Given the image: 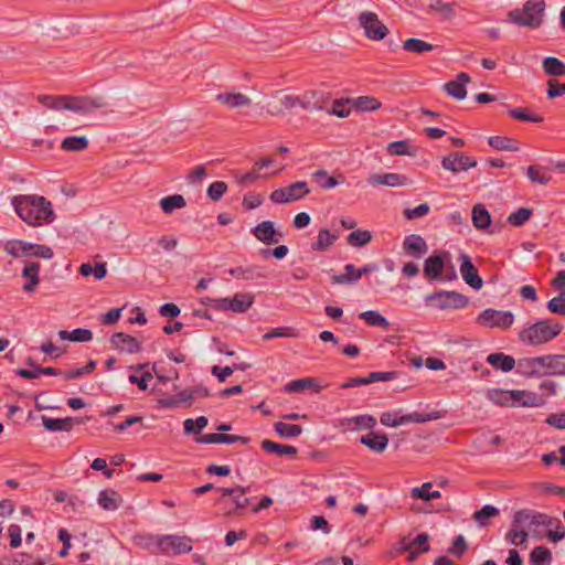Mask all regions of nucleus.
I'll return each mask as SVG.
<instances>
[{"label": "nucleus", "mask_w": 565, "mask_h": 565, "mask_svg": "<svg viewBox=\"0 0 565 565\" xmlns=\"http://www.w3.org/2000/svg\"><path fill=\"white\" fill-rule=\"evenodd\" d=\"M11 204L18 216L33 227L51 224L56 217L51 201L42 195H14Z\"/></svg>", "instance_id": "nucleus-1"}, {"label": "nucleus", "mask_w": 565, "mask_h": 565, "mask_svg": "<svg viewBox=\"0 0 565 565\" xmlns=\"http://www.w3.org/2000/svg\"><path fill=\"white\" fill-rule=\"evenodd\" d=\"M518 373L525 377L565 376V354L519 359Z\"/></svg>", "instance_id": "nucleus-2"}, {"label": "nucleus", "mask_w": 565, "mask_h": 565, "mask_svg": "<svg viewBox=\"0 0 565 565\" xmlns=\"http://www.w3.org/2000/svg\"><path fill=\"white\" fill-rule=\"evenodd\" d=\"M562 330L563 327L552 320H540L523 328L519 332V340L525 345L539 347L555 339Z\"/></svg>", "instance_id": "nucleus-3"}, {"label": "nucleus", "mask_w": 565, "mask_h": 565, "mask_svg": "<svg viewBox=\"0 0 565 565\" xmlns=\"http://www.w3.org/2000/svg\"><path fill=\"white\" fill-rule=\"evenodd\" d=\"M544 0H527L522 9L509 11L508 21L520 26L537 29L543 22Z\"/></svg>", "instance_id": "nucleus-4"}, {"label": "nucleus", "mask_w": 565, "mask_h": 565, "mask_svg": "<svg viewBox=\"0 0 565 565\" xmlns=\"http://www.w3.org/2000/svg\"><path fill=\"white\" fill-rule=\"evenodd\" d=\"M3 249L14 258L38 257L51 259L54 255L47 245L33 244L22 239H9L4 243Z\"/></svg>", "instance_id": "nucleus-5"}, {"label": "nucleus", "mask_w": 565, "mask_h": 565, "mask_svg": "<svg viewBox=\"0 0 565 565\" xmlns=\"http://www.w3.org/2000/svg\"><path fill=\"white\" fill-rule=\"evenodd\" d=\"M149 540L164 555H179L192 551V539L185 535H152Z\"/></svg>", "instance_id": "nucleus-6"}, {"label": "nucleus", "mask_w": 565, "mask_h": 565, "mask_svg": "<svg viewBox=\"0 0 565 565\" xmlns=\"http://www.w3.org/2000/svg\"><path fill=\"white\" fill-rule=\"evenodd\" d=\"M358 22L364 30V35L372 41H381L390 32L388 28L380 21L377 14L372 11L361 12Z\"/></svg>", "instance_id": "nucleus-7"}, {"label": "nucleus", "mask_w": 565, "mask_h": 565, "mask_svg": "<svg viewBox=\"0 0 565 565\" xmlns=\"http://www.w3.org/2000/svg\"><path fill=\"white\" fill-rule=\"evenodd\" d=\"M476 322L486 328L508 329L514 322V315L511 311L488 308L479 313Z\"/></svg>", "instance_id": "nucleus-8"}, {"label": "nucleus", "mask_w": 565, "mask_h": 565, "mask_svg": "<svg viewBox=\"0 0 565 565\" xmlns=\"http://www.w3.org/2000/svg\"><path fill=\"white\" fill-rule=\"evenodd\" d=\"M309 192L310 190L306 181H297L273 191L269 198L276 204H286L305 198Z\"/></svg>", "instance_id": "nucleus-9"}, {"label": "nucleus", "mask_w": 565, "mask_h": 565, "mask_svg": "<svg viewBox=\"0 0 565 565\" xmlns=\"http://www.w3.org/2000/svg\"><path fill=\"white\" fill-rule=\"evenodd\" d=\"M107 105L103 97L68 96V110L79 115L90 114Z\"/></svg>", "instance_id": "nucleus-10"}, {"label": "nucleus", "mask_w": 565, "mask_h": 565, "mask_svg": "<svg viewBox=\"0 0 565 565\" xmlns=\"http://www.w3.org/2000/svg\"><path fill=\"white\" fill-rule=\"evenodd\" d=\"M426 300H436L438 302L437 306L443 310L448 308H465L469 301V299L460 292L446 290H440L430 294L426 297Z\"/></svg>", "instance_id": "nucleus-11"}, {"label": "nucleus", "mask_w": 565, "mask_h": 565, "mask_svg": "<svg viewBox=\"0 0 565 565\" xmlns=\"http://www.w3.org/2000/svg\"><path fill=\"white\" fill-rule=\"evenodd\" d=\"M298 96L285 95L281 90H276L273 94V99L266 104L265 108L269 116H281L285 110L298 106Z\"/></svg>", "instance_id": "nucleus-12"}, {"label": "nucleus", "mask_w": 565, "mask_h": 565, "mask_svg": "<svg viewBox=\"0 0 565 565\" xmlns=\"http://www.w3.org/2000/svg\"><path fill=\"white\" fill-rule=\"evenodd\" d=\"M441 167L447 171L458 173L477 167V160L463 152H451L443 158Z\"/></svg>", "instance_id": "nucleus-13"}, {"label": "nucleus", "mask_w": 565, "mask_h": 565, "mask_svg": "<svg viewBox=\"0 0 565 565\" xmlns=\"http://www.w3.org/2000/svg\"><path fill=\"white\" fill-rule=\"evenodd\" d=\"M459 270L465 282L475 290H480L483 286V280L479 276L476 266L471 262V258L467 254L462 253L459 255Z\"/></svg>", "instance_id": "nucleus-14"}, {"label": "nucleus", "mask_w": 565, "mask_h": 565, "mask_svg": "<svg viewBox=\"0 0 565 565\" xmlns=\"http://www.w3.org/2000/svg\"><path fill=\"white\" fill-rule=\"evenodd\" d=\"M252 234L265 245H273L280 242L284 234L277 231L271 221H263L250 230Z\"/></svg>", "instance_id": "nucleus-15"}, {"label": "nucleus", "mask_w": 565, "mask_h": 565, "mask_svg": "<svg viewBox=\"0 0 565 565\" xmlns=\"http://www.w3.org/2000/svg\"><path fill=\"white\" fill-rule=\"evenodd\" d=\"M449 253L444 252L441 254L430 255L425 259L424 275L429 280H438L441 277V273L445 268L446 260L449 259Z\"/></svg>", "instance_id": "nucleus-16"}, {"label": "nucleus", "mask_w": 565, "mask_h": 565, "mask_svg": "<svg viewBox=\"0 0 565 565\" xmlns=\"http://www.w3.org/2000/svg\"><path fill=\"white\" fill-rule=\"evenodd\" d=\"M513 519L515 525H523L525 530L548 523L547 515L527 509L516 511Z\"/></svg>", "instance_id": "nucleus-17"}, {"label": "nucleus", "mask_w": 565, "mask_h": 565, "mask_svg": "<svg viewBox=\"0 0 565 565\" xmlns=\"http://www.w3.org/2000/svg\"><path fill=\"white\" fill-rule=\"evenodd\" d=\"M471 77L467 73H459L455 79L444 84L443 89L452 98L461 100L467 96L466 85L470 83Z\"/></svg>", "instance_id": "nucleus-18"}, {"label": "nucleus", "mask_w": 565, "mask_h": 565, "mask_svg": "<svg viewBox=\"0 0 565 565\" xmlns=\"http://www.w3.org/2000/svg\"><path fill=\"white\" fill-rule=\"evenodd\" d=\"M367 182L371 185H386L392 188L404 186L412 183L406 175L399 173L371 174Z\"/></svg>", "instance_id": "nucleus-19"}, {"label": "nucleus", "mask_w": 565, "mask_h": 565, "mask_svg": "<svg viewBox=\"0 0 565 565\" xmlns=\"http://www.w3.org/2000/svg\"><path fill=\"white\" fill-rule=\"evenodd\" d=\"M21 276L28 281L23 285L25 292H33L40 284V264L32 260H25Z\"/></svg>", "instance_id": "nucleus-20"}, {"label": "nucleus", "mask_w": 565, "mask_h": 565, "mask_svg": "<svg viewBox=\"0 0 565 565\" xmlns=\"http://www.w3.org/2000/svg\"><path fill=\"white\" fill-rule=\"evenodd\" d=\"M403 249L415 258H422L427 253L428 245L420 235L411 234L405 237Z\"/></svg>", "instance_id": "nucleus-21"}, {"label": "nucleus", "mask_w": 565, "mask_h": 565, "mask_svg": "<svg viewBox=\"0 0 565 565\" xmlns=\"http://www.w3.org/2000/svg\"><path fill=\"white\" fill-rule=\"evenodd\" d=\"M110 342L120 352L137 353L141 350L138 340L124 332L114 333Z\"/></svg>", "instance_id": "nucleus-22"}, {"label": "nucleus", "mask_w": 565, "mask_h": 565, "mask_svg": "<svg viewBox=\"0 0 565 565\" xmlns=\"http://www.w3.org/2000/svg\"><path fill=\"white\" fill-rule=\"evenodd\" d=\"M215 99L230 108L246 107L252 103L248 96L235 92L220 93L216 95Z\"/></svg>", "instance_id": "nucleus-23"}, {"label": "nucleus", "mask_w": 565, "mask_h": 565, "mask_svg": "<svg viewBox=\"0 0 565 565\" xmlns=\"http://www.w3.org/2000/svg\"><path fill=\"white\" fill-rule=\"evenodd\" d=\"M196 441L202 444H234L241 441L242 444H247L249 441L248 437L238 436V435H227V434H206L196 439Z\"/></svg>", "instance_id": "nucleus-24"}, {"label": "nucleus", "mask_w": 565, "mask_h": 565, "mask_svg": "<svg viewBox=\"0 0 565 565\" xmlns=\"http://www.w3.org/2000/svg\"><path fill=\"white\" fill-rule=\"evenodd\" d=\"M471 221L477 230L486 231L491 225V214L481 203L476 204L471 211Z\"/></svg>", "instance_id": "nucleus-25"}, {"label": "nucleus", "mask_w": 565, "mask_h": 565, "mask_svg": "<svg viewBox=\"0 0 565 565\" xmlns=\"http://www.w3.org/2000/svg\"><path fill=\"white\" fill-rule=\"evenodd\" d=\"M97 501L100 508H103L104 510L115 511L121 505L122 498L115 490L105 489L99 492Z\"/></svg>", "instance_id": "nucleus-26"}, {"label": "nucleus", "mask_w": 565, "mask_h": 565, "mask_svg": "<svg viewBox=\"0 0 565 565\" xmlns=\"http://www.w3.org/2000/svg\"><path fill=\"white\" fill-rule=\"evenodd\" d=\"M312 179L317 184L324 190L332 189L344 182L342 174L330 175L327 170L320 169L312 173Z\"/></svg>", "instance_id": "nucleus-27"}, {"label": "nucleus", "mask_w": 565, "mask_h": 565, "mask_svg": "<svg viewBox=\"0 0 565 565\" xmlns=\"http://www.w3.org/2000/svg\"><path fill=\"white\" fill-rule=\"evenodd\" d=\"M75 422L78 423L77 419L72 417L51 418L47 416H42V424L49 431H70L72 430Z\"/></svg>", "instance_id": "nucleus-28"}, {"label": "nucleus", "mask_w": 565, "mask_h": 565, "mask_svg": "<svg viewBox=\"0 0 565 565\" xmlns=\"http://www.w3.org/2000/svg\"><path fill=\"white\" fill-rule=\"evenodd\" d=\"M487 362L491 364L494 369L501 370L502 372L512 371L518 363L514 358L511 355H507L504 353H491L487 356Z\"/></svg>", "instance_id": "nucleus-29"}, {"label": "nucleus", "mask_w": 565, "mask_h": 565, "mask_svg": "<svg viewBox=\"0 0 565 565\" xmlns=\"http://www.w3.org/2000/svg\"><path fill=\"white\" fill-rule=\"evenodd\" d=\"M427 11L438 14L444 21H449L456 15L455 4L443 0H429Z\"/></svg>", "instance_id": "nucleus-30"}, {"label": "nucleus", "mask_w": 565, "mask_h": 565, "mask_svg": "<svg viewBox=\"0 0 565 565\" xmlns=\"http://www.w3.org/2000/svg\"><path fill=\"white\" fill-rule=\"evenodd\" d=\"M361 443L369 447L374 452L380 454L386 449L388 445V438L386 435H379L374 431H371L365 436L361 437Z\"/></svg>", "instance_id": "nucleus-31"}, {"label": "nucleus", "mask_w": 565, "mask_h": 565, "mask_svg": "<svg viewBox=\"0 0 565 565\" xmlns=\"http://www.w3.org/2000/svg\"><path fill=\"white\" fill-rule=\"evenodd\" d=\"M262 448L269 454H276L277 456H296L298 450L296 447L290 445L278 444L268 439L262 441Z\"/></svg>", "instance_id": "nucleus-32"}, {"label": "nucleus", "mask_w": 565, "mask_h": 565, "mask_svg": "<svg viewBox=\"0 0 565 565\" xmlns=\"http://www.w3.org/2000/svg\"><path fill=\"white\" fill-rule=\"evenodd\" d=\"M254 303V296L250 294H235L230 298V310L236 313L246 312Z\"/></svg>", "instance_id": "nucleus-33"}, {"label": "nucleus", "mask_w": 565, "mask_h": 565, "mask_svg": "<svg viewBox=\"0 0 565 565\" xmlns=\"http://www.w3.org/2000/svg\"><path fill=\"white\" fill-rule=\"evenodd\" d=\"M379 267L376 264H367L365 265L364 267H362L361 269H359L356 271L355 275L353 276H350V275H334L332 277V282L333 284H339V285H344V284H355L359 281V279L363 276V275H366L369 273H372V271H375L377 270Z\"/></svg>", "instance_id": "nucleus-34"}, {"label": "nucleus", "mask_w": 565, "mask_h": 565, "mask_svg": "<svg viewBox=\"0 0 565 565\" xmlns=\"http://www.w3.org/2000/svg\"><path fill=\"white\" fill-rule=\"evenodd\" d=\"M39 102L52 110H68V96L40 95Z\"/></svg>", "instance_id": "nucleus-35"}, {"label": "nucleus", "mask_w": 565, "mask_h": 565, "mask_svg": "<svg viewBox=\"0 0 565 565\" xmlns=\"http://www.w3.org/2000/svg\"><path fill=\"white\" fill-rule=\"evenodd\" d=\"M230 274L238 279L253 280L264 278L263 270L257 266L236 267L230 269Z\"/></svg>", "instance_id": "nucleus-36"}, {"label": "nucleus", "mask_w": 565, "mask_h": 565, "mask_svg": "<svg viewBox=\"0 0 565 565\" xmlns=\"http://www.w3.org/2000/svg\"><path fill=\"white\" fill-rule=\"evenodd\" d=\"M185 205V199L181 194L169 195L160 200V206L166 214H171L175 210L183 209Z\"/></svg>", "instance_id": "nucleus-37"}, {"label": "nucleus", "mask_w": 565, "mask_h": 565, "mask_svg": "<svg viewBox=\"0 0 565 565\" xmlns=\"http://www.w3.org/2000/svg\"><path fill=\"white\" fill-rule=\"evenodd\" d=\"M359 317L370 326L379 327L384 330H387L390 328V322L387 321V319L376 310L364 311L360 313Z\"/></svg>", "instance_id": "nucleus-38"}, {"label": "nucleus", "mask_w": 565, "mask_h": 565, "mask_svg": "<svg viewBox=\"0 0 565 565\" xmlns=\"http://www.w3.org/2000/svg\"><path fill=\"white\" fill-rule=\"evenodd\" d=\"M543 70L547 75L551 76H563L565 75V63L557 57L548 56L543 60Z\"/></svg>", "instance_id": "nucleus-39"}, {"label": "nucleus", "mask_w": 565, "mask_h": 565, "mask_svg": "<svg viewBox=\"0 0 565 565\" xmlns=\"http://www.w3.org/2000/svg\"><path fill=\"white\" fill-rule=\"evenodd\" d=\"M526 177L530 181L542 185L547 184L552 177L546 172V169L541 166H530L526 169Z\"/></svg>", "instance_id": "nucleus-40"}, {"label": "nucleus", "mask_w": 565, "mask_h": 565, "mask_svg": "<svg viewBox=\"0 0 565 565\" xmlns=\"http://www.w3.org/2000/svg\"><path fill=\"white\" fill-rule=\"evenodd\" d=\"M88 146V139L85 136H70L66 137L62 143L61 148L65 151H82L86 149Z\"/></svg>", "instance_id": "nucleus-41"}, {"label": "nucleus", "mask_w": 565, "mask_h": 565, "mask_svg": "<svg viewBox=\"0 0 565 565\" xmlns=\"http://www.w3.org/2000/svg\"><path fill=\"white\" fill-rule=\"evenodd\" d=\"M552 562V553L545 546H536L530 554L531 565H550Z\"/></svg>", "instance_id": "nucleus-42"}, {"label": "nucleus", "mask_w": 565, "mask_h": 565, "mask_svg": "<svg viewBox=\"0 0 565 565\" xmlns=\"http://www.w3.org/2000/svg\"><path fill=\"white\" fill-rule=\"evenodd\" d=\"M276 433L282 438H294L302 433V427L296 424L277 422L274 424Z\"/></svg>", "instance_id": "nucleus-43"}, {"label": "nucleus", "mask_w": 565, "mask_h": 565, "mask_svg": "<svg viewBox=\"0 0 565 565\" xmlns=\"http://www.w3.org/2000/svg\"><path fill=\"white\" fill-rule=\"evenodd\" d=\"M433 484L430 482L423 483L422 487H416L412 489V497L418 498L424 501H430L435 499H439L441 497V493L439 491H430V488Z\"/></svg>", "instance_id": "nucleus-44"}, {"label": "nucleus", "mask_w": 565, "mask_h": 565, "mask_svg": "<svg viewBox=\"0 0 565 565\" xmlns=\"http://www.w3.org/2000/svg\"><path fill=\"white\" fill-rule=\"evenodd\" d=\"M529 534L523 525L512 523L511 530L507 534V540L513 545H522L526 543Z\"/></svg>", "instance_id": "nucleus-45"}, {"label": "nucleus", "mask_w": 565, "mask_h": 565, "mask_svg": "<svg viewBox=\"0 0 565 565\" xmlns=\"http://www.w3.org/2000/svg\"><path fill=\"white\" fill-rule=\"evenodd\" d=\"M403 49L407 52L425 53L434 49V45L415 38L407 39L403 42Z\"/></svg>", "instance_id": "nucleus-46"}, {"label": "nucleus", "mask_w": 565, "mask_h": 565, "mask_svg": "<svg viewBox=\"0 0 565 565\" xmlns=\"http://www.w3.org/2000/svg\"><path fill=\"white\" fill-rule=\"evenodd\" d=\"M45 561H34L28 553L15 554L12 558H3L1 565H43Z\"/></svg>", "instance_id": "nucleus-47"}, {"label": "nucleus", "mask_w": 565, "mask_h": 565, "mask_svg": "<svg viewBox=\"0 0 565 565\" xmlns=\"http://www.w3.org/2000/svg\"><path fill=\"white\" fill-rule=\"evenodd\" d=\"M338 236L333 235L327 228H322L318 233L317 242L312 244V248L315 250H326L330 247L335 241Z\"/></svg>", "instance_id": "nucleus-48"}, {"label": "nucleus", "mask_w": 565, "mask_h": 565, "mask_svg": "<svg viewBox=\"0 0 565 565\" xmlns=\"http://www.w3.org/2000/svg\"><path fill=\"white\" fill-rule=\"evenodd\" d=\"M387 151L392 156H405V154L414 156L416 152V149L412 148L409 146L408 140H398V141L388 143Z\"/></svg>", "instance_id": "nucleus-49"}, {"label": "nucleus", "mask_w": 565, "mask_h": 565, "mask_svg": "<svg viewBox=\"0 0 565 565\" xmlns=\"http://www.w3.org/2000/svg\"><path fill=\"white\" fill-rule=\"evenodd\" d=\"M533 211L529 207H520L518 211L508 216V223L512 226L520 227L525 224L532 216Z\"/></svg>", "instance_id": "nucleus-50"}, {"label": "nucleus", "mask_w": 565, "mask_h": 565, "mask_svg": "<svg viewBox=\"0 0 565 565\" xmlns=\"http://www.w3.org/2000/svg\"><path fill=\"white\" fill-rule=\"evenodd\" d=\"M348 243L351 246L360 247L369 244L372 239L371 232L366 230H356L348 235Z\"/></svg>", "instance_id": "nucleus-51"}, {"label": "nucleus", "mask_w": 565, "mask_h": 565, "mask_svg": "<svg viewBox=\"0 0 565 565\" xmlns=\"http://www.w3.org/2000/svg\"><path fill=\"white\" fill-rule=\"evenodd\" d=\"M489 145L497 150H508V151H516L519 148L515 146V142L508 137L502 136H493L489 138Z\"/></svg>", "instance_id": "nucleus-52"}, {"label": "nucleus", "mask_w": 565, "mask_h": 565, "mask_svg": "<svg viewBox=\"0 0 565 565\" xmlns=\"http://www.w3.org/2000/svg\"><path fill=\"white\" fill-rule=\"evenodd\" d=\"M499 515V510L490 504L484 505L482 509L478 510L473 514V520L480 525L483 526L487 524V521L491 518Z\"/></svg>", "instance_id": "nucleus-53"}, {"label": "nucleus", "mask_w": 565, "mask_h": 565, "mask_svg": "<svg viewBox=\"0 0 565 565\" xmlns=\"http://www.w3.org/2000/svg\"><path fill=\"white\" fill-rule=\"evenodd\" d=\"M441 417L439 412L433 413H411L404 415V425L408 423H426L430 420H436Z\"/></svg>", "instance_id": "nucleus-54"}, {"label": "nucleus", "mask_w": 565, "mask_h": 565, "mask_svg": "<svg viewBox=\"0 0 565 565\" xmlns=\"http://www.w3.org/2000/svg\"><path fill=\"white\" fill-rule=\"evenodd\" d=\"M353 105L362 111H372L381 107V103L373 97L360 96L353 100Z\"/></svg>", "instance_id": "nucleus-55"}, {"label": "nucleus", "mask_w": 565, "mask_h": 565, "mask_svg": "<svg viewBox=\"0 0 565 565\" xmlns=\"http://www.w3.org/2000/svg\"><path fill=\"white\" fill-rule=\"evenodd\" d=\"M399 412H385L381 415L380 422L387 427H397L404 425V415H398Z\"/></svg>", "instance_id": "nucleus-56"}, {"label": "nucleus", "mask_w": 565, "mask_h": 565, "mask_svg": "<svg viewBox=\"0 0 565 565\" xmlns=\"http://www.w3.org/2000/svg\"><path fill=\"white\" fill-rule=\"evenodd\" d=\"M509 114L511 117H513L518 120H522V121H530V122L543 121V117L537 116V115H531V114L526 113L525 108H522V107L510 109Z\"/></svg>", "instance_id": "nucleus-57"}, {"label": "nucleus", "mask_w": 565, "mask_h": 565, "mask_svg": "<svg viewBox=\"0 0 565 565\" xmlns=\"http://www.w3.org/2000/svg\"><path fill=\"white\" fill-rule=\"evenodd\" d=\"M227 191V184L223 181H215L207 188V196L212 201H220L224 193Z\"/></svg>", "instance_id": "nucleus-58"}, {"label": "nucleus", "mask_w": 565, "mask_h": 565, "mask_svg": "<svg viewBox=\"0 0 565 565\" xmlns=\"http://www.w3.org/2000/svg\"><path fill=\"white\" fill-rule=\"evenodd\" d=\"M95 367H96V362L94 360H90L87 363V365H85L84 367L73 369V370L63 372L62 374L65 376V379L73 380V379H77L83 375L92 373L95 370Z\"/></svg>", "instance_id": "nucleus-59"}, {"label": "nucleus", "mask_w": 565, "mask_h": 565, "mask_svg": "<svg viewBox=\"0 0 565 565\" xmlns=\"http://www.w3.org/2000/svg\"><path fill=\"white\" fill-rule=\"evenodd\" d=\"M547 309L561 316H565V290L547 302Z\"/></svg>", "instance_id": "nucleus-60"}, {"label": "nucleus", "mask_w": 565, "mask_h": 565, "mask_svg": "<svg viewBox=\"0 0 565 565\" xmlns=\"http://www.w3.org/2000/svg\"><path fill=\"white\" fill-rule=\"evenodd\" d=\"M313 385H315V380L311 377H306V379H300V380H295V381L289 382L285 386V391L288 393L300 392V391H303L305 388L311 387Z\"/></svg>", "instance_id": "nucleus-61"}, {"label": "nucleus", "mask_w": 565, "mask_h": 565, "mask_svg": "<svg viewBox=\"0 0 565 565\" xmlns=\"http://www.w3.org/2000/svg\"><path fill=\"white\" fill-rule=\"evenodd\" d=\"M488 397L497 405L510 406L509 391L500 388L492 390L488 393Z\"/></svg>", "instance_id": "nucleus-62"}, {"label": "nucleus", "mask_w": 565, "mask_h": 565, "mask_svg": "<svg viewBox=\"0 0 565 565\" xmlns=\"http://www.w3.org/2000/svg\"><path fill=\"white\" fill-rule=\"evenodd\" d=\"M294 338L297 337L296 332L289 327L276 328L263 335V340L268 341L274 338Z\"/></svg>", "instance_id": "nucleus-63"}, {"label": "nucleus", "mask_w": 565, "mask_h": 565, "mask_svg": "<svg viewBox=\"0 0 565 565\" xmlns=\"http://www.w3.org/2000/svg\"><path fill=\"white\" fill-rule=\"evenodd\" d=\"M547 97L556 98L565 95V84L557 82L556 79L547 81Z\"/></svg>", "instance_id": "nucleus-64"}]
</instances>
